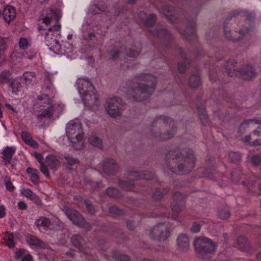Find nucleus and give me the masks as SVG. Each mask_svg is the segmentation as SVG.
I'll use <instances>...</instances> for the list:
<instances>
[{
  "instance_id": "4468645a",
  "label": "nucleus",
  "mask_w": 261,
  "mask_h": 261,
  "mask_svg": "<svg viewBox=\"0 0 261 261\" xmlns=\"http://www.w3.org/2000/svg\"><path fill=\"white\" fill-rule=\"evenodd\" d=\"M98 96L95 89L91 91H89L87 93L83 94L82 100L85 106L90 109L98 105Z\"/></svg>"
},
{
  "instance_id": "c03bdc74",
  "label": "nucleus",
  "mask_w": 261,
  "mask_h": 261,
  "mask_svg": "<svg viewBox=\"0 0 261 261\" xmlns=\"http://www.w3.org/2000/svg\"><path fill=\"white\" fill-rule=\"evenodd\" d=\"M88 141L89 143L93 146L100 148L102 146L101 140L96 136H90L89 137Z\"/></svg>"
},
{
  "instance_id": "bf43d9fd",
  "label": "nucleus",
  "mask_w": 261,
  "mask_h": 261,
  "mask_svg": "<svg viewBox=\"0 0 261 261\" xmlns=\"http://www.w3.org/2000/svg\"><path fill=\"white\" fill-rule=\"evenodd\" d=\"M22 193L24 196L30 199V200H32L34 196L36 195V194L33 193V191L29 189H25L23 190Z\"/></svg>"
},
{
  "instance_id": "338daca9",
  "label": "nucleus",
  "mask_w": 261,
  "mask_h": 261,
  "mask_svg": "<svg viewBox=\"0 0 261 261\" xmlns=\"http://www.w3.org/2000/svg\"><path fill=\"white\" fill-rule=\"evenodd\" d=\"M31 200L33 201L38 206H40L42 204L41 199L36 194Z\"/></svg>"
},
{
  "instance_id": "423d86ee",
  "label": "nucleus",
  "mask_w": 261,
  "mask_h": 261,
  "mask_svg": "<svg viewBox=\"0 0 261 261\" xmlns=\"http://www.w3.org/2000/svg\"><path fill=\"white\" fill-rule=\"evenodd\" d=\"M193 244L196 253L201 256L212 253L216 250V244L205 237L195 238Z\"/></svg>"
},
{
  "instance_id": "774afa93",
  "label": "nucleus",
  "mask_w": 261,
  "mask_h": 261,
  "mask_svg": "<svg viewBox=\"0 0 261 261\" xmlns=\"http://www.w3.org/2000/svg\"><path fill=\"white\" fill-rule=\"evenodd\" d=\"M138 55V53L133 49H130L128 53L127 54V56L130 58H135Z\"/></svg>"
},
{
  "instance_id": "603ef678",
  "label": "nucleus",
  "mask_w": 261,
  "mask_h": 261,
  "mask_svg": "<svg viewBox=\"0 0 261 261\" xmlns=\"http://www.w3.org/2000/svg\"><path fill=\"white\" fill-rule=\"evenodd\" d=\"M109 211L111 214L115 216H119L123 215L124 212L122 210L119 209L116 206H112L110 207Z\"/></svg>"
},
{
  "instance_id": "39448f33",
  "label": "nucleus",
  "mask_w": 261,
  "mask_h": 261,
  "mask_svg": "<svg viewBox=\"0 0 261 261\" xmlns=\"http://www.w3.org/2000/svg\"><path fill=\"white\" fill-rule=\"evenodd\" d=\"M239 15L245 17V21L244 24L240 25L238 28L236 29V33L239 34L241 38H243L252 28L255 15L253 13H249L247 11L236 10L231 13L230 17H235Z\"/></svg>"
},
{
  "instance_id": "6ab92c4d",
  "label": "nucleus",
  "mask_w": 261,
  "mask_h": 261,
  "mask_svg": "<svg viewBox=\"0 0 261 261\" xmlns=\"http://www.w3.org/2000/svg\"><path fill=\"white\" fill-rule=\"evenodd\" d=\"M102 168L105 173L112 174L118 169V166L115 160L111 159L106 160L102 164Z\"/></svg>"
},
{
  "instance_id": "cd10ccee",
  "label": "nucleus",
  "mask_w": 261,
  "mask_h": 261,
  "mask_svg": "<svg viewBox=\"0 0 261 261\" xmlns=\"http://www.w3.org/2000/svg\"><path fill=\"white\" fill-rule=\"evenodd\" d=\"M50 224V219L43 216L39 217L35 222V225L40 230L42 228L43 230H46Z\"/></svg>"
},
{
  "instance_id": "680f3d73",
  "label": "nucleus",
  "mask_w": 261,
  "mask_h": 261,
  "mask_svg": "<svg viewBox=\"0 0 261 261\" xmlns=\"http://www.w3.org/2000/svg\"><path fill=\"white\" fill-rule=\"evenodd\" d=\"M87 211L89 213L92 214L95 212V209L94 206L89 201H85V202Z\"/></svg>"
},
{
  "instance_id": "6e6552de",
  "label": "nucleus",
  "mask_w": 261,
  "mask_h": 261,
  "mask_svg": "<svg viewBox=\"0 0 261 261\" xmlns=\"http://www.w3.org/2000/svg\"><path fill=\"white\" fill-rule=\"evenodd\" d=\"M156 17L154 14H150L148 16V36L149 34L152 35L153 36H156L161 42L165 43L168 42L170 39V34L165 29H155V32H153V30L149 29V28L152 26L155 22Z\"/></svg>"
},
{
  "instance_id": "a18cd8bd",
  "label": "nucleus",
  "mask_w": 261,
  "mask_h": 261,
  "mask_svg": "<svg viewBox=\"0 0 261 261\" xmlns=\"http://www.w3.org/2000/svg\"><path fill=\"white\" fill-rule=\"evenodd\" d=\"M5 235L6 237L5 240L7 241V246L10 248H14L15 243L14 241V236L13 234L10 231H6L5 233Z\"/></svg>"
},
{
  "instance_id": "09e8293b",
  "label": "nucleus",
  "mask_w": 261,
  "mask_h": 261,
  "mask_svg": "<svg viewBox=\"0 0 261 261\" xmlns=\"http://www.w3.org/2000/svg\"><path fill=\"white\" fill-rule=\"evenodd\" d=\"M107 194L112 198H118L120 196V193L118 190L114 188H109L107 190Z\"/></svg>"
},
{
  "instance_id": "c756f323",
  "label": "nucleus",
  "mask_w": 261,
  "mask_h": 261,
  "mask_svg": "<svg viewBox=\"0 0 261 261\" xmlns=\"http://www.w3.org/2000/svg\"><path fill=\"white\" fill-rule=\"evenodd\" d=\"M237 247L244 251H248L250 248L249 243L247 239L243 236H240L238 238L237 240Z\"/></svg>"
},
{
  "instance_id": "69168bd1",
  "label": "nucleus",
  "mask_w": 261,
  "mask_h": 261,
  "mask_svg": "<svg viewBox=\"0 0 261 261\" xmlns=\"http://www.w3.org/2000/svg\"><path fill=\"white\" fill-rule=\"evenodd\" d=\"M120 51L113 50L111 51V58L113 60H116L119 56Z\"/></svg>"
},
{
  "instance_id": "13d9d810",
  "label": "nucleus",
  "mask_w": 261,
  "mask_h": 261,
  "mask_svg": "<svg viewBox=\"0 0 261 261\" xmlns=\"http://www.w3.org/2000/svg\"><path fill=\"white\" fill-rule=\"evenodd\" d=\"M230 34H231V33L229 30H228L226 29L224 30V35H225V37L229 40L236 41H238V40H240V39L242 38H241V37H240L241 36L239 34V36L237 37H234V36H231L230 35Z\"/></svg>"
},
{
  "instance_id": "b1692460",
  "label": "nucleus",
  "mask_w": 261,
  "mask_h": 261,
  "mask_svg": "<svg viewBox=\"0 0 261 261\" xmlns=\"http://www.w3.org/2000/svg\"><path fill=\"white\" fill-rule=\"evenodd\" d=\"M25 239L27 243L32 247L33 246L42 248L45 247V244L34 236L28 234L25 236Z\"/></svg>"
},
{
  "instance_id": "ddd939ff",
  "label": "nucleus",
  "mask_w": 261,
  "mask_h": 261,
  "mask_svg": "<svg viewBox=\"0 0 261 261\" xmlns=\"http://www.w3.org/2000/svg\"><path fill=\"white\" fill-rule=\"evenodd\" d=\"M60 28L61 25L56 24L48 29L45 36V42L48 46H53L57 43L58 41L55 38V36L59 35Z\"/></svg>"
},
{
  "instance_id": "473e14b6",
  "label": "nucleus",
  "mask_w": 261,
  "mask_h": 261,
  "mask_svg": "<svg viewBox=\"0 0 261 261\" xmlns=\"http://www.w3.org/2000/svg\"><path fill=\"white\" fill-rule=\"evenodd\" d=\"M12 72L9 70H4L0 72V84H10L13 80L11 78Z\"/></svg>"
},
{
  "instance_id": "0eeeda50",
  "label": "nucleus",
  "mask_w": 261,
  "mask_h": 261,
  "mask_svg": "<svg viewBox=\"0 0 261 261\" xmlns=\"http://www.w3.org/2000/svg\"><path fill=\"white\" fill-rule=\"evenodd\" d=\"M105 107L109 115L111 117L115 118L121 115L124 105L122 103L121 98L113 97L107 99Z\"/></svg>"
},
{
  "instance_id": "c9c22d12",
  "label": "nucleus",
  "mask_w": 261,
  "mask_h": 261,
  "mask_svg": "<svg viewBox=\"0 0 261 261\" xmlns=\"http://www.w3.org/2000/svg\"><path fill=\"white\" fill-rule=\"evenodd\" d=\"M254 122H255V124L258 123L256 120H250L244 121L239 126V132L241 134H244L248 128L253 127V125H254Z\"/></svg>"
},
{
  "instance_id": "5701e85b",
  "label": "nucleus",
  "mask_w": 261,
  "mask_h": 261,
  "mask_svg": "<svg viewBox=\"0 0 261 261\" xmlns=\"http://www.w3.org/2000/svg\"><path fill=\"white\" fill-rule=\"evenodd\" d=\"M159 227L161 236L160 239H161V241H164L170 237V233L172 231V226L170 224L162 223H159Z\"/></svg>"
},
{
  "instance_id": "72a5a7b5",
  "label": "nucleus",
  "mask_w": 261,
  "mask_h": 261,
  "mask_svg": "<svg viewBox=\"0 0 261 261\" xmlns=\"http://www.w3.org/2000/svg\"><path fill=\"white\" fill-rule=\"evenodd\" d=\"M52 78V74L48 72L45 73L43 86L46 89L49 90L51 94H53L55 91V89L51 82Z\"/></svg>"
},
{
  "instance_id": "f257e3e1",
  "label": "nucleus",
  "mask_w": 261,
  "mask_h": 261,
  "mask_svg": "<svg viewBox=\"0 0 261 261\" xmlns=\"http://www.w3.org/2000/svg\"><path fill=\"white\" fill-rule=\"evenodd\" d=\"M166 164L172 172L177 167L182 173H188L195 167L196 158L191 149L184 150L182 152L178 150L169 151L166 159Z\"/></svg>"
},
{
  "instance_id": "864d4df0",
  "label": "nucleus",
  "mask_w": 261,
  "mask_h": 261,
  "mask_svg": "<svg viewBox=\"0 0 261 261\" xmlns=\"http://www.w3.org/2000/svg\"><path fill=\"white\" fill-rule=\"evenodd\" d=\"M19 45L21 49L25 50L30 45L28 39L25 38H21L19 42Z\"/></svg>"
},
{
  "instance_id": "e2e57ef3",
  "label": "nucleus",
  "mask_w": 261,
  "mask_h": 261,
  "mask_svg": "<svg viewBox=\"0 0 261 261\" xmlns=\"http://www.w3.org/2000/svg\"><path fill=\"white\" fill-rule=\"evenodd\" d=\"M201 226L199 224L194 222L191 226L190 230L193 233H196L200 231Z\"/></svg>"
},
{
  "instance_id": "f704fd0d",
  "label": "nucleus",
  "mask_w": 261,
  "mask_h": 261,
  "mask_svg": "<svg viewBox=\"0 0 261 261\" xmlns=\"http://www.w3.org/2000/svg\"><path fill=\"white\" fill-rule=\"evenodd\" d=\"M26 172L30 175V179L34 184L38 185L39 182L38 171L31 167L27 168Z\"/></svg>"
},
{
  "instance_id": "58836bf2",
  "label": "nucleus",
  "mask_w": 261,
  "mask_h": 261,
  "mask_svg": "<svg viewBox=\"0 0 261 261\" xmlns=\"http://www.w3.org/2000/svg\"><path fill=\"white\" fill-rule=\"evenodd\" d=\"M230 213L229 208L226 206H222L220 208L218 212L219 217L222 220H227L230 217Z\"/></svg>"
},
{
  "instance_id": "8fccbe9b",
  "label": "nucleus",
  "mask_w": 261,
  "mask_h": 261,
  "mask_svg": "<svg viewBox=\"0 0 261 261\" xmlns=\"http://www.w3.org/2000/svg\"><path fill=\"white\" fill-rule=\"evenodd\" d=\"M198 113L203 124L204 123L206 124L207 122V115L205 110L204 109H198Z\"/></svg>"
},
{
  "instance_id": "e433bc0d",
  "label": "nucleus",
  "mask_w": 261,
  "mask_h": 261,
  "mask_svg": "<svg viewBox=\"0 0 261 261\" xmlns=\"http://www.w3.org/2000/svg\"><path fill=\"white\" fill-rule=\"evenodd\" d=\"M10 87L12 89V93L15 95H17L22 89V84L18 79L13 80L10 84Z\"/></svg>"
},
{
  "instance_id": "a19ab883",
  "label": "nucleus",
  "mask_w": 261,
  "mask_h": 261,
  "mask_svg": "<svg viewBox=\"0 0 261 261\" xmlns=\"http://www.w3.org/2000/svg\"><path fill=\"white\" fill-rule=\"evenodd\" d=\"M36 74L34 72L25 71L22 75V79L24 83L26 85L30 84L35 77Z\"/></svg>"
},
{
  "instance_id": "7ed1b4c3",
  "label": "nucleus",
  "mask_w": 261,
  "mask_h": 261,
  "mask_svg": "<svg viewBox=\"0 0 261 261\" xmlns=\"http://www.w3.org/2000/svg\"><path fill=\"white\" fill-rule=\"evenodd\" d=\"M225 66L228 75L230 76H236L238 73L244 80H251L255 76V72L254 69L249 65H247L243 68L238 69L235 61L229 60Z\"/></svg>"
},
{
  "instance_id": "0e129e2a",
  "label": "nucleus",
  "mask_w": 261,
  "mask_h": 261,
  "mask_svg": "<svg viewBox=\"0 0 261 261\" xmlns=\"http://www.w3.org/2000/svg\"><path fill=\"white\" fill-rule=\"evenodd\" d=\"M173 198L175 201H181L182 196L178 192H175L173 195Z\"/></svg>"
},
{
  "instance_id": "9d476101",
  "label": "nucleus",
  "mask_w": 261,
  "mask_h": 261,
  "mask_svg": "<svg viewBox=\"0 0 261 261\" xmlns=\"http://www.w3.org/2000/svg\"><path fill=\"white\" fill-rule=\"evenodd\" d=\"M63 110V107L58 104L54 103L48 106L46 109L42 110L41 113L37 116V118L41 121L43 118L50 119L55 115L58 116Z\"/></svg>"
},
{
  "instance_id": "4c0bfd02",
  "label": "nucleus",
  "mask_w": 261,
  "mask_h": 261,
  "mask_svg": "<svg viewBox=\"0 0 261 261\" xmlns=\"http://www.w3.org/2000/svg\"><path fill=\"white\" fill-rule=\"evenodd\" d=\"M149 237L154 241H161L160 239V231L159 224L154 226L150 230L149 233Z\"/></svg>"
},
{
  "instance_id": "4d7b16f0",
  "label": "nucleus",
  "mask_w": 261,
  "mask_h": 261,
  "mask_svg": "<svg viewBox=\"0 0 261 261\" xmlns=\"http://www.w3.org/2000/svg\"><path fill=\"white\" fill-rule=\"evenodd\" d=\"M65 159L67 163L70 165H73L79 163V160L77 159L74 158L69 155H65Z\"/></svg>"
},
{
  "instance_id": "ea45409f",
  "label": "nucleus",
  "mask_w": 261,
  "mask_h": 261,
  "mask_svg": "<svg viewBox=\"0 0 261 261\" xmlns=\"http://www.w3.org/2000/svg\"><path fill=\"white\" fill-rule=\"evenodd\" d=\"M37 99L39 100V103L41 106L44 107H47L48 106L53 105L51 103V100L49 98V96L47 94H43L37 97Z\"/></svg>"
},
{
  "instance_id": "de8ad7c7",
  "label": "nucleus",
  "mask_w": 261,
  "mask_h": 261,
  "mask_svg": "<svg viewBox=\"0 0 261 261\" xmlns=\"http://www.w3.org/2000/svg\"><path fill=\"white\" fill-rule=\"evenodd\" d=\"M113 257L117 261H130L129 258L127 255L121 254L117 251L113 252Z\"/></svg>"
},
{
  "instance_id": "2f4dec72",
  "label": "nucleus",
  "mask_w": 261,
  "mask_h": 261,
  "mask_svg": "<svg viewBox=\"0 0 261 261\" xmlns=\"http://www.w3.org/2000/svg\"><path fill=\"white\" fill-rule=\"evenodd\" d=\"M157 84V77L154 75L148 74V94L153 93L156 88Z\"/></svg>"
},
{
  "instance_id": "4be33fe9",
  "label": "nucleus",
  "mask_w": 261,
  "mask_h": 261,
  "mask_svg": "<svg viewBox=\"0 0 261 261\" xmlns=\"http://www.w3.org/2000/svg\"><path fill=\"white\" fill-rule=\"evenodd\" d=\"M45 164L54 171L57 170L61 165V163L57 157L54 155H47L45 160Z\"/></svg>"
},
{
  "instance_id": "1a4fd4ad",
  "label": "nucleus",
  "mask_w": 261,
  "mask_h": 261,
  "mask_svg": "<svg viewBox=\"0 0 261 261\" xmlns=\"http://www.w3.org/2000/svg\"><path fill=\"white\" fill-rule=\"evenodd\" d=\"M64 212L67 217L74 225L85 228L87 230L91 229L90 224L86 221L85 219L78 211L68 207L65 209Z\"/></svg>"
},
{
  "instance_id": "a878e982",
  "label": "nucleus",
  "mask_w": 261,
  "mask_h": 261,
  "mask_svg": "<svg viewBox=\"0 0 261 261\" xmlns=\"http://www.w3.org/2000/svg\"><path fill=\"white\" fill-rule=\"evenodd\" d=\"M186 39L191 40L195 37V22H188L186 29L180 33Z\"/></svg>"
},
{
  "instance_id": "052dcab7",
  "label": "nucleus",
  "mask_w": 261,
  "mask_h": 261,
  "mask_svg": "<svg viewBox=\"0 0 261 261\" xmlns=\"http://www.w3.org/2000/svg\"><path fill=\"white\" fill-rule=\"evenodd\" d=\"M188 63H187V61L185 60L184 62L179 63L178 64V70L179 72L184 73L186 69L187 68Z\"/></svg>"
},
{
  "instance_id": "49530a36",
  "label": "nucleus",
  "mask_w": 261,
  "mask_h": 261,
  "mask_svg": "<svg viewBox=\"0 0 261 261\" xmlns=\"http://www.w3.org/2000/svg\"><path fill=\"white\" fill-rule=\"evenodd\" d=\"M228 157L232 163H237L241 161L242 155L238 152L231 151L228 153Z\"/></svg>"
},
{
  "instance_id": "f8f14e48",
  "label": "nucleus",
  "mask_w": 261,
  "mask_h": 261,
  "mask_svg": "<svg viewBox=\"0 0 261 261\" xmlns=\"http://www.w3.org/2000/svg\"><path fill=\"white\" fill-rule=\"evenodd\" d=\"M160 123H163L165 124V127L167 129L168 126H171L172 129L167 133L161 134L159 136L161 140H166L172 138L175 134V130L173 128L174 126V122L173 121L170 120L168 117L166 116H161L158 119Z\"/></svg>"
},
{
  "instance_id": "bb28decb",
  "label": "nucleus",
  "mask_w": 261,
  "mask_h": 261,
  "mask_svg": "<svg viewBox=\"0 0 261 261\" xmlns=\"http://www.w3.org/2000/svg\"><path fill=\"white\" fill-rule=\"evenodd\" d=\"M164 16L172 23L176 22L177 19L174 15V8L172 6H165L162 9Z\"/></svg>"
},
{
  "instance_id": "3c124183",
  "label": "nucleus",
  "mask_w": 261,
  "mask_h": 261,
  "mask_svg": "<svg viewBox=\"0 0 261 261\" xmlns=\"http://www.w3.org/2000/svg\"><path fill=\"white\" fill-rule=\"evenodd\" d=\"M251 162L253 166H257L261 163V155L255 154L251 157Z\"/></svg>"
},
{
  "instance_id": "5fc2aeb1",
  "label": "nucleus",
  "mask_w": 261,
  "mask_h": 261,
  "mask_svg": "<svg viewBox=\"0 0 261 261\" xmlns=\"http://www.w3.org/2000/svg\"><path fill=\"white\" fill-rule=\"evenodd\" d=\"M4 182L7 190L11 192L14 190L15 187L11 181L10 177H5L4 179Z\"/></svg>"
},
{
  "instance_id": "7c9ffc66",
  "label": "nucleus",
  "mask_w": 261,
  "mask_h": 261,
  "mask_svg": "<svg viewBox=\"0 0 261 261\" xmlns=\"http://www.w3.org/2000/svg\"><path fill=\"white\" fill-rule=\"evenodd\" d=\"M35 156L40 164V171L41 172L45 177H49L50 175L48 169L45 163L43 162V157L42 154L41 153H35Z\"/></svg>"
},
{
  "instance_id": "dca6fc26",
  "label": "nucleus",
  "mask_w": 261,
  "mask_h": 261,
  "mask_svg": "<svg viewBox=\"0 0 261 261\" xmlns=\"http://www.w3.org/2000/svg\"><path fill=\"white\" fill-rule=\"evenodd\" d=\"M71 242L72 244L76 248L82 251L88 258L92 256L91 250L90 248L84 247V241L82 239L81 236L79 234H75L71 238Z\"/></svg>"
},
{
  "instance_id": "6e6d98bb",
  "label": "nucleus",
  "mask_w": 261,
  "mask_h": 261,
  "mask_svg": "<svg viewBox=\"0 0 261 261\" xmlns=\"http://www.w3.org/2000/svg\"><path fill=\"white\" fill-rule=\"evenodd\" d=\"M167 191L165 192V190H164V192H162L160 190H158L154 192L153 194V197L155 200H161L167 193Z\"/></svg>"
},
{
  "instance_id": "79ce46f5",
  "label": "nucleus",
  "mask_w": 261,
  "mask_h": 261,
  "mask_svg": "<svg viewBox=\"0 0 261 261\" xmlns=\"http://www.w3.org/2000/svg\"><path fill=\"white\" fill-rule=\"evenodd\" d=\"M200 79L198 75H191L189 78V84L191 88H197L200 85Z\"/></svg>"
},
{
  "instance_id": "37998d69",
  "label": "nucleus",
  "mask_w": 261,
  "mask_h": 261,
  "mask_svg": "<svg viewBox=\"0 0 261 261\" xmlns=\"http://www.w3.org/2000/svg\"><path fill=\"white\" fill-rule=\"evenodd\" d=\"M185 207V204L182 201H174L171 205V208L173 213L178 214L181 212Z\"/></svg>"
},
{
  "instance_id": "aec40b11",
  "label": "nucleus",
  "mask_w": 261,
  "mask_h": 261,
  "mask_svg": "<svg viewBox=\"0 0 261 261\" xmlns=\"http://www.w3.org/2000/svg\"><path fill=\"white\" fill-rule=\"evenodd\" d=\"M79 92L84 94L91 90H95V88L88 79H80L77 80Z\"/></svg>"
},
{
  "instance_id": "a211bd4d",
  "label": "nucleus",
  "mask_w": 261,
  "mask_h": 261,
  "mask_svg": "<svg viewBox=\"0 0 261 261\" xmlns=\"http://www.w3.org/2000/svg\"><path fill=\"white\" fill-rule=\"evenodd\" d=\"M15 152V148L13 147H5L2 152V162L5 166H8L11 165L12 168H14V165L12 164V156Z\"/></svg>"
},
{
  "instance_id": "9b49d317",
  "label": "nucleus",
  "mask_w": 261,
  "mask_h": 261,
  "mask_svg": "<svg viewBox=\"0 0 261 261\" xmlns=\"http://www.w3.org/2000/svg\"><path fill=\"white\" fill-rule=\"evenodd\" d=\"M129 179L131 181H119V185L124 190L129 191L133 188L134 183L133 180H138L140 179H145L146 175L142 173H139L137 171H130L128 174Z\"/></svg>"
},
{
  "instance_id": "c85d7f7f",
  "label": "nucleus",
  "mask_w": 261,
  "mask_h": 261,
  "mask_svg": "<svg viewBox=\"0 0 261 261\" xmlns=\"http://www.w3.org/2000/svg\"><path fill=\"white\" fill-rule=\"evenodd\" d=\"M21 138L27 145L35 148H37L39 147V144L32 139L31 134L28 132H22Z\"/></svg>"
},
{
  "instance_id": "20e7f679",
  "label": "nucleus",
  "mask_w": 261,
  "mask_h": 261,
  "mask_svg": "<svg viewBox=\"0 0 261 261\" xmlns=\"http://www.w3.org/2000/svg\"><path fill=\"white\" fill-rule=\"evenodd\" d=\"M146 75H143L138 77L136 79V83L134 84L133 86L129 88L127 91V96L128 98H133L135 101H142L146 96L147 86L145 83H141L143 81L145 83Z\"/></svg>"
},
{
  "instance_id": "393cba45",
  "label": "nucleus",
  "mask_w": 261,
  "mask_h": 261,
  "mask_svg": "<svg viewBox=\"0 0 261 261\" xmlns=\"http://www.w3.org/2000/svg\"><path fill=\"white\" fill-rule=\"evenodd\" d=\"M3 18L6 22L10 23L16 17V12L14 7L8 6L3 11Z\"/></svg>"
},
{
  "instance_id": "2eb2a0df",
  "label": "nucleus",
  "mask_w": 261,
  "mask_h": 261,
  "mask_svg": "<svg viewBox=\"0 0 261 261\" xmlns=\"http://www.w3.org/2000/svg\"><path fill=\"white\" fill-rule=\"evenodd\" d=\"M243 141L250 145H261V123L251 135L246 136Z\"/></svg>"
},
{
  "instance_id": "f03ea898",
  "label": "nucleus",
  "mask_w": 261,
  "mask_h": 261,
  "mask_svg": "<svg viewBox=\"0 0 261 261\" xmlns=\"http://www.w3.org/2000/svg\"><path fill=\"white\" fill-rule=\"evenodd\" d=\"M66 135L75 149L80 150L84 147L83 133L80 123L71 120L66 126Z\"/></svg>"
},
{
  "instance_id": "f3484780",
  "label": "nucleus",
  "mask_w": 261,
  "mask_h": 261,
  "mask_svg": "<svg viewBox=\"0 0 261 261\" xmlns=\"http://www.w3.org/2000/svg\"><path fill=\"white\" fill-rule=\"evenodd\" d=\"M42 15H45L44 17L40 18L39 21L46 25L50 23L53 20H59L60 16L59 13L53 9L44 10L42 12Z\"/></svg>"
},
{
  "instance_id": "412c9836",
  "label": "nucleus",
  "mask_w": 261,
  "mask_h": 261,
  "mask_svg": "<svg viewBox=\"0 0 261 261\" xmlns=\"http://www.w3.org/2000/svg\"><path fill=\"white\" fill-rule=\"evenodd\" d=\"M176 243L178 248L182 251L188 250L190 247L189 238L185 233H180L178 236Z\"/></svg>"
}]
</instances>
